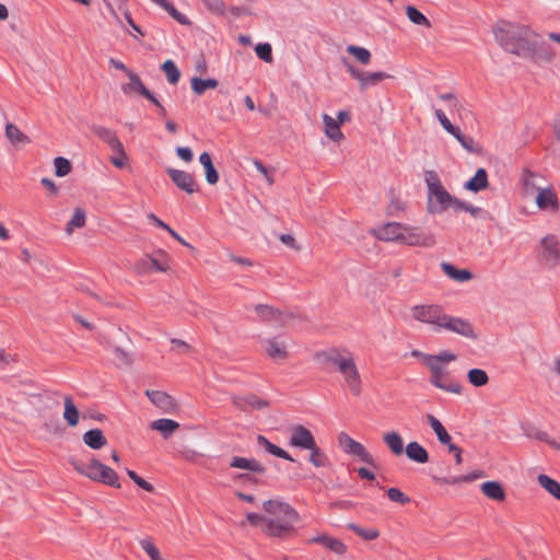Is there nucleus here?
Here are the masks:
<instances>
[{"label": "nucleus", "mask_w": 560, "mask_h": 560, "mask_svg": "<svg viewBox=\"0 0 560 560\" xmlns=\"http://www.w3.org/2000/svg\"><path fill=\"white\" fill-rule=\"evenodd\" d=\"M300 522V513L281 498L265 500L260 513H247V523L272 538L294 537Z\"/></svg>", "instance_id": "f257e3e1"}, {"label": "nucleus", "mask_w": 560, "mask_h": 560, "mask_svg": "<svg viewBox=\"0 0 560 560\" xmlns=\"http://www.w3.org/2000/svg\"><path fill=\"white\" fill-rule=\"evenodd\" d=\"M492 32L500 46L513 55L527 58L536 51L539 35L527 25L500 21Z\"/></svg>", "instance_id": "f03ea898"}, {"label": "nucleus", "mask_w": 560, "mask_h": 560, "mask_svg": "<svg viewBox=\"0 0 560 560\" xmlns=\"http://www.w3.org/2000/svg\"><path fill=\"white\" fill-rule=\"evenodd\" d=\"M324 362L331 364L342 375V378L354 396L362 390V381L355 363L354 354L349 350L330 349L319 354Z\"/></svg>", "instance_id": "7ed1b4c3"}, {"label": "nucleus", "mask_w": 560, "mask_h": 560, "mask_svg": "<svg viewBox=\"0 0 560 560\" xmlns=\"http://www.w3.org/2000/svg\"><path fill=\"white\" fill-rule=\"evenodd\" d=\"M457 354L451 350H441L434 355V361L427 368L430 372L429 381L435 387L445 393L462 395L463 386L455 381L446 365L455 362Z\"/></svg>", "instance_id": "20e7f679"}, {"label": "nucleus", "mask_w": 560, "mask_h": 560, "mask_svg": "<svg viewBox=\"0 0 560 560\" xmlns=\"http://www.w3.org/2000/svg\"><path fill=\"white\" fill-rule=\"evenodd\" d=\"M424 179L428 186V213L441 214L448 209L456 210V207L460 206V200L446 190L436 173L427 172Z\"/></svg>", "instance_id": "39448f33"}, {"label": "nucleus", "mask_w": 560, "mask_h": 560, "mask_svg": "<svg viewBox=\"0 0 560 560\" xmlns=\"http://www.w3.org/2000/svg\"><path fill=\"white\" fill-rule=\"evenodd\" d=\"M536 253L537 261L542 268H560V237L557 234H545L537 243Z\"/></svg>", "instance_id": "423d86ee"}, {"label": "nucleus", "mask_w": 560, "mask_h": 560, "mask_svg": "<svg viewBox=\"0 0 560 560\" xmlns=\"http://www.w3.org/2000/svg\"><path fill=\"white\" fill-rule=\"evenodd\" d=\"M72 465L80 475L85 476L93 481H97L117 489L120 488L118 475L115 472V470L102 464L95 458H92L88 464L72 462Z\"/></svg>", "instance_id": "0eeeda50"}, {"label": "nucleus", "mask_w": 560, "mask_h": 560, "mask_svg": "<svg viewBox=\"0 0 560 560\" xmlns=\"http://www.w3.org/2000/svg\"><path fill=\"white\" fill-rule=\"evenodd\" d=\"M445 314L443 307L438 304H420L410 308V315L415 320L430 325L436 332H441Z\"/></svg>", "instance_id": "6e6552de"}, {"label": "nucleus", "mask_w": 560, "mask_h": 560, "mask_svg": "<svg viewBox=\"0 0 560 560\" xmlns=\"http://www.w3.org/2000/svg\"><path fill=\"white\" fill-rule=\"evenodd\" d=\"M171 267V258L164 250H159L155 256L145 254L135 264V271L140 276H148L154 271L166 272Z\"/></svg>", "instance_id": "1a4fd4ad"}, {"label": "nucleus", "mask_w": 560, "mask_h": 560, "mask_svg": "<svg viewBox=\"0 0 560 560\" xmlns=\"http://www.w3.org/2000/svg\"><path fill=\"white\" fill-rule=\"evenodd\" d=\"M441 331L453 332L471 340L478 338V334L476 332L474 325L468 319L459 316H453L447 313L444 316Z\"/></svg>", "instance_id": "9d476101"}, {"label": "nucleus", "mask_w": 560, "mask_h": 560, "mask_svg": "<svg viewBox=\"0 0 560 560\" xmlns=\"http://www.w3.org/2000/svg\"><path fill=\"white\" fill-rule=\"evenodd\" d=\"M343 65L347 68V71L351 75V78L358 81L361 90H365L370 86H374V85L378 84L380 82L390 78V75L388 73L382 72V71H377V72L361 71L348 61H343Z\"/></svg>", "instance_id": "9b49d317"}, {"label": "nucleus", "mask_w": 560, "mask_h": 560, "mask_svg": "<svg viewBox=\"0 0 560 560\" xmlns=\"http://www.w3.org/2000/svg\"><path fill=\"white\" fill-rule=\"evenodd\" d=\"M408 246L432 247L435 245V237L423 231L421 228L405 224L401 243Z\"/></svg>", "instance_id": "f8f14e48"}, {"label": "nucleus", "mask_w": 560, "mask_h": 560, "mask_svg": "<svg viewBox=\"0 0 560 560\" xmlns=\"http://www.w3.org/2000/svg\"><path fill=\"white\" fill-rule=\"evenodd\" d=\"M339 444L341 448L347 453L358 457L361 462L375 466V459L373 455L365 448L363 444L353 440L346 433L339 434Z\"/></svg>", "instance_id": "ddd939ff"}, {"label": "nucleus", "mask_w": 560, "mask_h": 560, "mask_svg": "<svg viewBox=\"0 0 560 560\" xmlns=\"http://www.w3.org/2000/svg\"><path fill=\"white\" fill-rule=\"evenodd\" d=\"M254 313L258 318L273 326H287L293 319L291 313L282 312L266 304L256 305Z\"/></svg>", "instance_id": "4468645a"}, {"label": "nucleus", "mask_w": 560, "mask_h": 560, "mask_svg": "<svg viewBox=\"0 0 560 560\" xmlns=\"http://www.w3.org/2000/svg\"><path fill=\"white\" fill-rule=\"evenodd\" d=\"M261 348L269 359L284 362L289 358L288 343L283 337H270L261 340Z\"/></svg>", "instance_id": "2eb2a0df"}, {"label": "nucleus", "mask_w": 560, "mask_h": 560, "mask_svg": "<svg viewBox=\"0 0 560 560\" xmlns=\"http://www.w3.org/2000/svg\"><path fill=\"white\" fill-rule=\"evenodd\" d=\"M535 203L540 211L557 212L560 207V200L555 187L549 185L539 189L535 197Z\"/></svg>", "instance_id": "dca6fc26"}, {"label": "nucleus", "mask_w": 560, "mask_h": 560, "mask_svg": "<svg viewBox=\"0 0 560 560\" xmlns=\"http://www.w3.org/2000/svg\"><path fill=\"white\" fill-rule=\"evenodd\" d=\"M290 439L289 443L291 446L308 450L313 448L316 444L312 432L303 425H293L289 429Z\"/></svg>", "instance_id": "f3484780"}, {"label": "nucleus", "mask_w": 560, "mask_h": 560, "mask_svg": "<svg viewBox=\"0 0 560 560\" xmlns=\"http://www.w3.org/2000/svg\"><path fill=\"white\" fill-rule=\"evenodd\" d=\"M405 224L398 222L386 223L373 231V235L384 242L401 243Z\"/></svg>", "instance_id": "a211bd4d"}, {"label": "nucleus", "mask_w": 560, "mask_h": 560, "mask_svg": "<svg viewBox=\"0 0 560 560\" xmlns=\"http://www.w3.org/2000/svg\"><path fill=\"white\" fill-rule=\"evenodd\" d=\"M167 175L171 177L173 183L183 191L191 195L197 191V184L191 174L188 172L168 167L166 170Z\"/></svg>", "instance_id": "6ab92c4d"}, {"label": "nucleus", "mask_w": 560, "mask_h": 560, "mask_svg": "<svg viewBox=\"0 0 560 560\" xmlns=\"http://www.w3.org/2000/svg\"><path fill=\"white\" fill-rule=\"evenodd\" d=\"M129 82L121 86L126 95L133 96L137 94L142 95L147 100H153V94L144 86L140 77L133 71H127Z\"/></svg>", "instance_id": "aec40b11"}, {"label": "nucleus", "mask_w": 560, "mask_h": 560, "mask_svg": "<svg viewBox=\"0 0 560 560\" xmlns=\"http://www.w3.org/2000/svg\"><path fill=\"white\" fill-rule=\"evenodd\" d=\"M145 395L153 405L163 410L164 412H173L176 408V402L172 396L161 390H147Z\"/></svg>", "instance_id": "412c9836"}, {"label": "nucleus", "mask_w": 560, "mask_h": 560, "mask_svg": "<svg viewBox=\"0 0 560 560\" xmlns=\"http://www.w3.org/2000/svg\"><path fill=\"white\" fill-rule=\"evenodd\" d=\"M434 115L439 122L441 124V126L445 129V131L452 135L465 149H469L467 138L463 135L458 127H455L451 122V120L446 117L445 113L442 109H434Z\"/></svg>", "instance_id": "4be33fe9"}, {"label": "nucleus", "mask_w": 560, "mask_h": 560, "mask_svg": "<svg viewBox=\"0 0 560 560\" xmlns=\"http://www.w3.org/2000/svg\"><path fill=\"white\" fill-rule=\"evenodd\" d=\"M480 490L483 495L497 502L505 500V491L499 481H486L480 485Z\"/></svg>", "instance_id": "5701e85b"}, {"label": "nucleus", "mask_w": 560, "mask_h": 560, "mask_svg": "<svg viewBox=\"0 0 560 560\" xmlns=\"http://www.w3.org/2000/svg\"><path fill=\"white\" fill-rule=\"evenodd\" d=\"M324 124L325 135L335 142H340L343 139V133L340 129V122H338L331 116L324 114L322 116Z\"/></svg>", "instance_id": "b1692460"}, {"label": "nucleus", "mask_w": 560, "mask_h": 560, "mask_svg": "<svg viewBox=\"0 0 560 560\" xmlns=\"http://www.w3.org/2000/svg\"><path fill=\"white\" fill-rule=\"evenodd\" d=\"M310 542L320 544L337 555H343L347 551V547L341 540L330 537V536H327V535H320L317 537H313L310 540Z\"/></svg>", "instance_id": "393cba45"}, {"label": "nucleus", "mask_w": 560, "mask_h": 560, "mask_svg": "<svg viewBox=\"0 0 560 560\" xmlns=\"http://www.w3.org/2000/svg\"><path fill=\"white\" fill-rule=\"evenodd\" d=\"M63 413L62 417L67 424L71 428L77 427L80 420V412L74 405L71 396L63 397Z\"/></svg>", "instance_id": "a878e982"}, {"label": "nucleus", "mask_w": 560, "mask_h": 560, "mask_svg": "<svg viewBox=\"0 0 560 560\" xmlns=\"http://www.w3.org/2000/svg\"><path fill=\"white\" fill-rule=\"evenodd\" d=\"M82 440L84 444L92 450H100L107 444V439L105 438L103 431L100 429H92L86 431L83 434Z\"/></svg>", "instance_id": "bb28decb"}, {"label": "nucleus", "mask_w": 560, "mask_h": 560, "mask_svg": "<svg viewBox=\"0 0 560 560\" xmlns=\"http://www.w3.org/2000/svg\"><path fill=\"white\" fill-rule=\"evenodd\" d=\"M443 272L456 282H467L472 279V273L468 269H457L450 262H442Z\"/></svg>", "instance_id": "cd10ccee"}, {"label": "nucleus", "mask_w": 560, "mask_h": 560, "mask_svg": "<svg viewBox=\"0 0 560 560\" xmlns=\"http://www.w3.org/2000/svg\"><path fill=\"white\" fill-rule=\"evenodd\" d=\"M464 187L474 192H478L488 187V174L485 168H478L475 175L465 183Z\"/></svg>", "instance_id": "c85d7f7f"}, {"label": "nucleus", "mask_w": 560, "mask_h": 560, "mask_svg": "<svg viewBox=\"0 0 560 560\" xmlns=\"http://www.w3.org/2000/svg\"><path fill=\"white\" fill-rule=\"evenodd\" d=\"M406 455L410 460L419 464H424L429 460V454L427 450L416 441L407 444Z\"/></svg>", "instance_id": "c756f323"}, {"label": "nucleus", "mask_w": 560, "mask_h": 560, "mask_svg": "<svg viewBox=\"0 0 560 560\" xmlns=\"http://www.w3.org/2000/svg\"><path fill=\"white\" fill-rule=\"evenodd\" d=\"M383 442L395 456H400L404 453V441L398 432L389 431L384 433Z\"/></svg>", "instance_id": "7c9ffc66"}, {"label": "nucleus", "mask_w": 560, "mask_h": 560, "mask_svg": "<svg viewBox=\"0 0 560 560\" xmlns=\"http://www.w3.org/2000/svg\"><path fill=\"white\" fill-rule=\"evenodd\" d=\"M5 137L13 145H23L31 142L28 136L12 122H8L5 126Z\"/></svg>", "instance_id": "2f4dec72"}, {"label": "nucleus", "mask_w": 560, "mask_h": 560, "mask_svg": "<svg viewBox=\"0 0 560 560\" xmlns=\"http://www.w3.org/2000/svg\"><path fill=\"white\" fill-rule=\"evenodd\" d=\"M150 427L159 431L164 439H168L179 428V423L172 419H159L151 422Z\"/></svg>", "instance_id": "473e14b6"}, {"label": "nucleus", "mask_w": 560, "mask_h": 560, "mask_svg": "<svg viewBox=\"0 0 560 560\" xmlns=\"http://www.w3.org/2000/svg\"><path fill=\"white\" fill-rule=\"evenodd\" d=\"M94 133L103 140L107 145L113 149H119V145L122 144L121 141L118 139L116 132L112 129L97 126L93 128Z\"/></svg>", "instance_id": "72a5a7b5"}, {"label": "nucleus", "mask_w": 560, "mask_h": 560, "mask_svg": "<svg viewBox=\"0 0 560 560\" xmlns=\"http://www.w3.org/2000/svg\"><path fill=\"white\" fill-rule=\"evenodd\" d=\"M257 444H258L259 448L270 453L271 455H275L277 457H280V458L293 462V458L291 457V455L287 451H284L281 447L272 444L271 442H269L262 435H258L257 436Z\"/></svg>", "instance_id": "f704fd0d"}, {"label": "nucleus", "mask_w": 560, "mask_h": 560, "mask_svg": "<svg viewBox=\"0 0 560 560\" xmlns=\"http://www.w3.org/2000/svg\"><path fill=\"white\" fill-rule=\"evenodd\" d=\"M199 162L205 168L206 180L210 185H214L219 182V174L213 166L212 159L208 152H203L199 156Z\"/></svg>", "instance_id": "c9c22d12"}, {"label": "nucleus", "mask_w": 560, "mask_h": 560, "mask_svg": "<svg viewBox=\"0 0 560 560\" xmlns=\"http://www.w3.org/2000/svg\"><path fill=\"white\" fill-rule=\"evenodd\" d=\"M256 173L252 175L254 180H257L258 184H264L267 187H270L273 184V174L271 171L266 168L261 162L255 160L253 162Z\"/></svg>", "instance_id": "e433bc0d"}, {"label": "nucleus", "mask_w": 560, "mask_h": 560, "mask_svg": "<svg viewBox=\"0 0 560 560\" xmlns=\"http://www.w3.org/2000/svg\"><path fill=\"white\" fill-rule=\"evenodd\" d=\"M427 420L441 444L447 445L452 442L451 435L438 418L433 415H427Z\"/></svg>", "instance_id": "4c0bfd02"}, {"label": "nucleus", "mask_w": 560, "mask_h": 560, "mask_svg": "<svg viewBox=\"0 0 560 560\" xmlns=\"http://www.w3.org/2000/svg\"><path fill=\"white\" fill-rule=\"evenodd\" d=\"M86 223V213L83 208H75L71 219L68 221L66 225V233L68 235H72L74 229H81Z\"/></svg>", "instance_id": "58836bf2"}, {"label": "nucleus", "mask_w": 560, "mask_h": 560, "mask_svg": "<svg viewBox=\"0 0 560 560\" xmlns=\"http://www.w3.org/2000/svg\"><path fill=\"white\" fill-rule=\"evenodd\" d=\"M538 483L550 495L560 501V483L547 475H539L537 477Z\"/></svg>", "instance_id": "ea45409f"}, {"label": "nucleus", "mask_w": 560, "mask_h": 560, "mask_svg": "<svg viewBox=\"0 0 560 560\" xmlns=\"http://www.w3.org/2000/svg\"><path fill=\"white\" fill-rule=\"evenodd\" d=\"M468 382L475 387H482L489 383V376L482 369H470L467 372Z\"/></svg>", "instance_id": "a19ab883"}, {"label": "nucleus", "mask_w": 560, "mask_h": 560, "mask_svg": "<svg viewBox=\"0 0 560 560\" xmlns=\"http://www.w3.org/2000/svg\"><path fill=\"white\" fill-rule=\"evenodd\" d=\"M539 176L530 171H525L522 175V183L526 194L538 192L542 187L538 185Z\"/></svg>", "instance_id": "79ce46f5"}, {"label": "nucleus", "mask_w": 560, "mask_h": 560, "mask_svg": "<svg viewBox=\"0 0 560 560\" xmlns=\"http://www.w3.org/2000/svg\"><path fill=\"white\" fill-rule=\"evenodd\" d=\"M218 86V81L215 79H200L192 78L191 79V90L197 94L201 95L207 90L215 89Z\"/></svg>", "instance_id": "37998d69"}, {"label": "nucleus", "mask_w": 560, "mask_h": 560, "mask_svg": "<svg viewBox=\"0 0 560 560\" xmlns=\"http://www.w3.org/2000/svg\"><path fill=\"white\" fill-rule=\"evenodd\" d=\"M347 51L355 58L361 65H369L371 62V51L364 47L349 45Z\"/></svg>", "instance_id": "c03bdc74"}, {"label": "nucleus", "mask_w": 560, "mask_h": 560, "mask_svg": "<svg viewBox=\"0 0 560 560\" xmlns=\"http://www.w3.org/2000/svg\"><path fill=\"white\" fill-rule=\"evenodd\" d=\"M406 15L416 25L431 27L430 21L413 5L406 7Z\"/></svg>", "instance_id": "a18cd8bd"}, {"label": "nucleus", "mask_w": 560, "mask_h": 560, "mask_svg": "<svg viewBox=\"0 0 560 560\" xmlns=\"http://www.w3.org/2000/svg\"><path fill=\"white\" fill-rule=\"evenodd\" d=\"M555 57H556V55L550 47L545 46L544 44H540L537 40L536 51L533 55H530L528 58H536V59L545 61V62H551V61H553Z\"/></svg>", "instance_id": "49530a36"}, {"label": "nucleus", "mask_w": 560, "mask_h": 560, "mask_svg": "<svg viewBox=\"0 0 560 560\" xmlns=\"http://www.w3.org/2000/svg\"><path fill=\"white\" fill-rule=\"evenodd\" d=\"M347 527L365 540H374L380 536V532L375 528H363L354 523H350Z\"/></svg>", "instance_id": "de8ad7c7"}, {"label": "nucleus", "mask_w": 560, "mask_h": 560, "mask_svg": "<svg viewBox=\"0 0 560 560\" xmlns=\"http://www.w3.org/2000/svg\"><path fill=\"white\" fill-rule=\"evenodd\" d=\"M162 70L166 74L167 81L171 84H176L180 78V72L172 60H166L162 65Z\"/></svg>", "instance_id": "09e8293b"}, {"label": "nucleus", "mask_w": 560, "mask_h": 560, "mask_svg": "<svg viewBox=\"0 0 560 560\" xmlns=\"http://www.w3.org/2000/svg\"><path fill=\"white\" fill-rule=\"evenodd\" d=\"M254 49L259 59L267 63L273 62L272 47L269 43L257 44Z\"/></svg>", "instance_id": "8fccbe9b"}, {"label": "nucleus", "mask_w": 560, "mask_h": 560, "mask_svg": "<svg viewBox=\"0 0 560 560\" xmlns=\"http://www.w3.org/2000/svg\"><path fill=\"white\" fill-rule=\"evenodd\" d=\"M55 174L58 177L67 176L71 172V163L69 160L58 156L54 160Z\"/></svg>", "instance_id": "3c124183"}, {"label": "nucleus", "mask_w": 560, "mask_h": 560, "mask_svg": "<svg viewBox=\"0 0 560 560\" xmlns=\"http://www.w3.org/2000/svg\"><path fill=\"white\" fill-rule=\"evenodd\" d=\"M115 154L109 158L113 165H115L118 168H122L126 165V162L128 160V156L125 152L124 145L120 144L119 149H113L112 150Z\"/></svg>", "instance_id": "603ef678"}, {"label": "nucleus", "mask_w": 560, "mask_h": 560, "mask_svg": "<svg viewBox=\"0 0 560 560\" xmlns=\"http://www.w3.org/2000/svg\"><path fill=\"white\" fill-rule=\"evenodd\" d=\"M482 476H483L482 471H476L470 475L453 477L451 479H443V482L447 483V485H456V483H460V482H469L475 479L481 478Z\"/></svg>", "instance_id": "864d4df0"}, {"label": "nucleus", "mask_w": 560, "mask_h": 560, "mask_svg": "<svg viewBox=\"0 0 560 560\" xmlns=\"http://www.w3.org/2000/svg\"><path fill=\"white\" fill-rule=\"evenodd\" d=\"M268 406L269 401L264 397L257 395L247 396V407L252 409L261 410L268 408Z\"/></svg>", "instance_id": "5fc2aeb1"}, {"label": "nucleus", "mask_w": 560, "mask_h": 560, "mask_svg": "<svg viewBox=\"0 0 560 560\" xmlns=\"http://www.w3.org/2000/svg\"><path fill=\"white\" fill-rule=\"evenodd\" d=\"M387 497L390 501L397 502L400 504H407L410 502V499L408 495H406L402 491H400L398 488H389L387 490Z\"/></svg>", "instance_id": "6e6d98bb"}, {"label": "nucleus", "mask_w": 560, "mask_h": 560, "mask_svg": "<svg viewBox=\"0 0 560 560\" xmlns=\"http://www.w3.org/2000/svg\"><path fill=\"white\" fill-rule=\"evenodd\" d=\"M308 451H311V455H310V462L315 466V467H322L324 466L325 462V457L320 451V448L317 446V444L314 445L313 448H308Z\"/></svg>", "instance_id": "4d7b16f0"}, {"label": "nucleus", "mask_w": 560, "mask_h": 560, "mask_svg": "<svg viewBox=\"0 0 560 560\" xmlns=\"http://www.w3.org/2000/svg\"><path fill=\"white\" fill-rule=\"evenodd\" d=\"M127 475L129 476V478L131 480H133V482L136 485H138L143 490H145L148 492L153 491V486L151 483H149L148 481H145L144 479H142L140 476H138L133 470L127 469Z\"/></svg>", "instance_id": "13d9d810"}, {"label": "nucleus", "mask_w": 560, "mask_h": 560, "mask_svg": "<svg viewBox=\"0 0 560 560\" xmlns=\"http://www.w3.org/2000/svg\"><path fill=\"white\" fill-rule=\"evenodd\" d=\"M455 211H466L474 218H478L482 214L483 210L480 207H476L464 201H460V206L456 207Z\"/></svg>", "instance_id": "bf43d9fd"}, {"label": "nucleus", "mask_w": 560, "mask_h": 560, "mask_svg": "<svg viewBox=\"0 0 560 560\" xmlns=\"http://www.w3.org/2000/svg\"><path fill=\"white\" fill-rule=\"evenodd\" d=\"M410 354H411V357L419 359L425 365V368H428L429 364L434 361V355H435V354L422 352L420 350H412L410 352Z\"/></svg>", "instance_id": "052dcab7"}, {"label": "nucleus", "mask_w": 560, "mask_h": 560, "mask_svg": "<svg viewBox=\"0 0 560 560\" xmlns=\"http://www.w3.org/2000/svg\"><path fill=\"white\" fill-rule=\"evenodd\" d=\"M176 154L179 159L187 163L191 162L194 158L192 151L187 147H178L176 149Z\"/></svg>", "instance_id": "680f3d73"}, {"label": "nucleus", "mask_w": 560, "mask_h": 560, "mask_svg": "<svg viewBox=\"0 0 560 560\" xmlns=\"http://www.w3.org/2000/svg\"><path fill=\"white\" fill-rule=\"evenodd\" d=\"M535 438L537 440L546 442L551 447L559 450L560 443H558L556 440H553L548 433L546 432H538Z\"/></svg>", "instance_id": "e2e57ef3"}, {"label": "nucleus", "mask_w": 560, "mask_h": 560, "mask_svg": "<svg viewBox=\"0 0 560 560\" xmlns=\"http://www.w3.org/2000/svg\"><path fill=\"white\" fill-rule=\"evenodd\" d=\"M247 471L265 474L266 468L256 459H247Z\"/></svg>", "instance_id": "0e129e2a"}, {"label": "nucleus", "mask_w": 560, "mask_h": 560, "mask_svg": "<svg viewBox=\"0 0 560 560\" xmlns=\"http://www.w3.org/2000/svg\"><path fill=\"white\" fill-rule=\"evenodd\" d=\"M280 241L288 247L299 250L300 246L298 245L295 238L290 234H282L280 235Z\"/></svg>", "instance_id": "69168bd1"}, {"label": "nucleus", "mask_w": 560, "mask_h": 560, "mask_svg": "<svg viewBox=\"0 0 560 560\" xmlns=\"http://www.w3.org/2000/svg\"><path fill=\"white\" fill-rule=\"evenodd\" d=\"M450 453H452L455 457V462L457 465H460L463 463L462 458V448L457 445L453 444L452 442L446 445Z\"/></svg>", "instance_id": "338daca9"}, {"label": "nucleus", "mask_w": 560, "mask_h": 560, "mask_svg": "<svg viewBox=\"0 0 560 560\" xmlns=\"http://www.w3.org/2000/svg\"><path fill=\"white\" fill-rule=\"evenodd\" d=\"M203 2L211 11L221 12L223 9L221 0H203Z\"/></svg>", "instance_id": "774afa93"}]
</instances>
